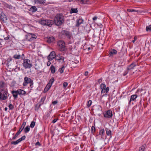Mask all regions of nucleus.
Listing matches in <instances>:
<instances>
[{"label":"nucleus","instance_id":"43","mask_svg":"<svg viewBox=\"0 0 151 151\" xmlns=\"http://www.w3.org/2000/svg\"><path fill=\"white\" fill-rule=\"evenodd\" d=\"M68 85V83L67 82H64L63 83V88H65Z\"/></svg>","mask_w":151,"mask_h":151},{"label":"nucleus","instance_id":"42","mask_svg":"<svg viewBox=\"0 0 151 151\" xmlns=\"http://www.w3.org/2000/svg\"><path fill=\"white\" fill-rule=\"evenodd\" d=\"M92 104V101L91 100H89L87 103V106L88 107H89Z\"/></svg>","mask_w":151,"mask_h":151},{"label":"nucleus","instance_id":"62","mask_svg":"<svg viewBox=\"0 0 151 151\" xmlns=\"http://www.w3.org/2000/svg\"><path fill=\"white\" fill-rule=\"evenodd\" d=\"M7 110V107H5V110L6 111Z\"/></svg>","mask_w":151,"mask_h":151},{"label":"nucleus","instance_id":"44","mask_svg":"<svg viewBox=\"0 0 151 151\" xmlns=\"http://www.w3.org/2000/svg\"><path fill=\"white\" fill-rule=\"evenodd\" d=\"M91 132L92 133H93L94 132H95V128L94 126H92L91 127Z\"/></svg>","mask_w":151,"mask_h":151},{"label":"nucleus","instance_id":"64","mask_svg":"<svg viewBox=\"0 0 151 151\" xmlns=\"http://www.w3.org/2000/svg\"><path fill=\"white\" fill-rule=\"evenodd\" d=\"M90 48L89 47V48H88V50H90Z\"/></svg>","mask_w":151,"mask_h":151},{"label":"nucleus","instance_id":"5","mask_svg":"<svg viewBox=\"0 0 151 151\" xmlns=\"http://www.w3.org/2000/svg\"><path fill=\"white\" fill-rule=\"evenodd\" d=\"M24 81L23 83V85L24 86H26L29 83L30 84V86L31 88H32V86L33 84V82L32 80L29 78L27 77H25L24 78Z\"/></svg>","mask_w":151,"mask_h":151},{"label":"nucleus","instance_id":"54","mask_svg":"<svg viewBox=\"0 0 151 151\" xmlns=\"http://www.w3.org/2000/svg\"><path fill=\"white\" fill-rule=\"evenodd\" d=\"M2 14H4L1 10H0V17H2Z\"/></svg>","mask_w":151,"mask_h":151},{"label":"nucleus","instance_id":"40","mask_svg":"<svg viewBox=\"0 0 151 151\" xmlns=\"http://www.w3.org/2000/svg\"><path fill=\"white\" fill-rule=\"evenodd\" d=\"M101 88L102 89H105L106 88V85L104 84H101L100 86Z\"/></svg>","mask_w":151,"mask_h":151},{"label":"nucleus","instance_id":"38","mask_svg":"<svg viewBox=\"0 0 151 151\" xmlns=\"http://www.w3.org/2000/svg\"><path fill=\"white\" fill-rule=\"evenodd\" d=\"M78 1L82 4H85L88 1V0H78Z\"/></svg>","mask_w":151,"mask_h":151},{"label":"nucleus","instance_id":"18","mask_svg":"<svg viewBox=\"0 0 151 151\" xmlns=\"http://www.w3.org/2000/svg\"><path fill=\"white\" fill-rule=\"evenodd\" d=\"M55 40V38L53 37H50L47 38V42L48 43H51L54 42Z\"/></svg>","mask_w":151,"mask_h":151},{"label":"nucleus","instance_id":"20","mask_svg":"<svg viewBox=\"0 0 151 151\" xmlns=\"http://www.w3.org/2000/svg\"><path fill=\"white\" fill-rule=\"evenodd\" d=\"M18 90L19 94V95H24L26 94V92L21 89H19Z\"/></svg>","mask_w":151,"mask_h":151},{"label":"nucleus","instance_id":"51","mask_svg":"<svg viewBox=\"0 0 151 151\" xmlns=\"http://www.w3.org/2000/svg\"><path fill=\"white\" fill-rule=\"evenodd\" d=\"M57 103H58V101H53L52 102V104L53 105H55V104H57Z\"/></svg>","mask_w":151,"mask_h":151},{"label":"nucleus","instance_id":"48","mask_svg":"<svg viewBox=\"0 0 151 151\" xmlns=\"http://www.w3.org/2000/svg\"><path fill=\"white\" fill-rule=\"evenodd\" d=\"M137 39V37L136 36H135L134 37V40H132V42H133V43H134L135 41Z\"/></svg>","mask_w":151,"mask_h":151},{"label":"nucleus","instance_id":"1","mask_svg":"<svg viewBox=\"0 0 151 151\" xmlns=\"http://www.w3.org/2000/svg\"><path fill=\"white\" fill-rule=\"evenodd\" d=\"M64 17L61 14H57L55 16L53 23L57 26H59L64 22Z\"/></svg>","mask_w":151,"mask_h":151},{"label":"nucleus","instance_id":"10","mask_svg":"<svg viewBox=\"0 0 151 151\" xmlns=\"http://www.w3.org/2000/svg\"><path fill=\"white\" fill-rule=\"evenodd\" d=\"M56 57V54L54 51L51 52L49 55L47 57V58L49 61H51L53 59L55 58Z\"/></svg>","mask_w":151,"mask_h":151},{"label":"nucleus","instance_id":"56","mask_svg":"<svg viewBox=\"0 0 151 151\" xmlns=\"http://www.w3.org/2000/svg\"><path fill=\"white\" fill-rule=\"evenodd\" d=\"M40 107H39V106H38V107H37V105L35 107V110H37Z\"/></svg>","mask_w":151,"mask_h":151},{"label":"nucleus","instance_id":"21","mask_svg":"<svg viewBox=\"0 0 151 151\" xmlns=\"http://www.w3.org/2000/svg\"><path fill=\"white\" fill-rule=\"evenodd\" d=\"M46 99V97L45 96H43L42 98H41L40 102V104L39 105V107H40V106L44 102V101H45V100Z\"/></svg>","mask_w":151,"mask_h":151},{"label":"nucleus","instance_id":"31","mask_svg":"<svg viewBox=\"0 0 151 151\" xmlns=\"http://www.w3.org/2000/svg\"><path fill=\"white\" fill-rule=\"evenodd\" d=\"M21 57V55H14L13 58L15 59H18Z\"/></svg>","mask_w":151,"mask_h":151},{"label":"nucleus","instance_id":"46","mask_svg":"<svg viewBox=\"0 0 151 151\" xmlns=\"http://www.w3.org/2000/svg\"><path fill=\"white\" fill-rule=\"evenodd\" d=\"M25 138H26V136L24 135V136H23L20 138H19V139L20 140V142H21L22 141L24 140L25 139Z\"/></svg>","mask_w":151,"mask_h":151},{"label":"nucleus","instance_id":"16","mask_svg":"<svg viewBox=\"0 0 151 151\" xmlns=\"http://www.w3.org/2000/svg\"><path fill=\"white\" fill-rule=\"evenodd\" d=\"M83 20L82 19H78L77 20V24L76 26L78 27L81 24L83 23Z\"/></svg>","mask_w":151,"mask_h":151},{"label":"nucleus","instance_id":"47","mask_svg":"<svg viewBox=\"0 0 151 151\" xmlns=\"http://www.w3.org/2000/svg\"><path fill=\"white\" fill-rule=\"evenodd\" d=\"M127 11L129 12H137V10H135L134 9H128Z\"/></svg>","mask_w":151,"mask_h":151},{"label":"nucleus","instance_id":"39","mask_svg":"<svg viewBox=\"0 0 151 151\" xmlns=\"http://www.w3.org/2000/svg\"><path fill=\"white\" fill-rule=\"evenodd\" d=\"M5 6L9 9H12L13 8V6L11 5H9L8 4H5Z\"/></svg>","mask_w":151,"mask_h":151},{"label":"nucleus","instance_id":"30","mask_svg":"<svg viewBox=\"0 0 151 151\" xmlns=\"http://www.w3.org/2000/svg\"><path fill=\"white\" fill-rule=\"evenodd\" d=\"M145 145H143L141 147L139 148V151H144L145 147Z\"/></svg>","mask_w":151,"mask_h":151},{"label":"nucleus","instance_id":"7","mask_svg":"<svg viewBox=\"0 0 151 151\" xmlns=\"http://www.w3.org/2000/svg\"><path fill=\"white\" fill-rule=\"evenodd\" d=\"M93 110L97 114L100 116L102 113V108L100 105H96L93 107Z\"/></svg>","mask_w":151,"mask_h":151},{"label":"nucleus","instance_id":"24","mask_svg":"<svg viewBox=\"0 0 151 151\" xmlns=\"http://www.w3.org/2000/svg\"><path fill=\"white\" fill-rule=\"evenodd\" d=\"M117 52L116 50L113 49L110 52L109 55L110 56H111L113 55H115L116 54Z\"/></svg>","mask_w":151,"mask_h":151},{"label":"nucleus","instance_id":"57","mask_svg":"<svg viewBox=\"0 0 151 151\" xmlns=\"http://www.w3.org/2000/svg\"><path fill=\"white\" fill-rule=\"evenodd\" d=\"M97 17H94L93 18V20H96L97 19Z\"/></svg>","mask_w":151,"mask_h":151},{"label":"nucleus","instance_id":"14","mask_svg":"<svg viewBox=\"0 0 151 151\" xmlns=\"http://www.w3.org/2000/svg\"><path fill=\"white\" fill-rule=\"evenodd\" d=\"M137 65V64L135 63H133L131 64L128 67L127 69L128 70H129L132 69H134V68Z\"/></svg>","mask_w":151,"mask_h":151},{"label":"nucleus","instance_id":"23","mask_svg":"<svg viewBox=\"0 0 151 151\" xmlns=\"http://www.w3.org/2000/svg\"><path fill=\"white\" fill-rule=\"evenodd\" d=\"M106 134L108 136H111V132L109 129L106 128L105 129Z\"/></svg>","mask_w":151,"mask_h":151},{"label":"nucleus","instance_id":"9","mask_svg":"<svg viewBox=\"0 0 151 151\" xmlns=\"http://www.w3.org/2000/svg\"><path fill=\"white\" fill-rule=\"evenodd\" d=\"M62 34L63 35L66 36L69 39H71L72 38V34L69 31L63 30L62 31Z\"/></svg>","mask_w":151,"mask_h":151},{"label":"nucleus","instance_id":"53","mask_svg":"<svg viewBox=\"0 0 151 151\" xmlns=\"http://www.w3.org/2000/svg\"><path fill=\"white\" fill-rule=\"evenodd\" d=\"M57 120H58V119H54L52 120V122L53 123H55L56 122V121H57Z\"/></svg>","mask_w":151,"mask_h":151},{"label":"nucleus","instance_id":"49","mask_svg":"<svg viewBox=\"0 0 151 151\" xmlns=\"http://www.w3.org/2000/svg\"><path fill=\"white\" fill-rule=\"evenodd\" d=\"M51 64V63L50 62V61H49H49H48L47 62V65L48 66H49Z\"/></svg>","mask_w":151,"mask_h":151},{"label":"nucleus","instance_id":"41","mask_svg":"<svg viewBox=\"0 0 151 151\" xmlns=\"http://www.w3.org/2000/svg\"><path fill=\"white\" fill-rule=\"evenodd\" d=\"M35 125V123L34 122L32 121L31 122L30 125V127L31 128H33Z\"/></svg>","mask_w":151,"mask_h":151},{"label":"nucleus","instance_id":"37","mask_svg":"<svg viewBox=\"0 0 151 151\" xmlns=\"http://www.w3.org/2000/svg\"><path fill=\"white\" fill-rule=\"evenodd\" d=\"M65 68V66H63L61 68H60L59 70V71L61 73H63L64 70Z\"/></svg>","mask_w":151,"mask_h":151},{"label":"nucleus","instance_id":"3","mask_svg":"<svg viewBox=\"0 0 151 151\" xmlns=\"http://www.w3.org/2000/svg\"><path fill=\"white\" fill-rule=\"evenodd\" d=\"M9 96V94L6 88H1L0 89V99L5 100Z\"/></svg>","mask_w":151,"mask_h":151},{"label":"nucleus","instance_id":"60","mask_svg":"<svg viewBox=\"0 0 151 151\" xmlns=\"http://www.w3.org/2000/svg\"><path fill=\"white\" fill-rule=\"evenodd\" d=\"M102 80V79L101 78L100 79L98 80V82L99 83H100Z\"/></svg>","mask_w":151,"mask_h":151},{"label":"nucleus","instance_id":"13","mask_svg":"<svg viewBox=\"0 0 151 151\" xmlns=\"http://www.w3.org/2000/svg\"><path fill=\"white\" fill-rule=\"evenodd\" d=\"M18 90L17 91H12V93L14 97V99L15 100L17 98L18 95L19 94Z\"/></svg>","mask_w":151,"mask_h":151},{"label":"nucleus","instance_id":"61","mask_svg":"<svg viewBox=\"0 0 151 151\" xmlns=\"http://www.w3.org/2000/svg\"><path fill=\"white\" fill-rule=\"evenodd\" d=\"M128 72L127 71L126 72H125V73H124L123 75L124 76H125L127 73H128Z\"/></svg>","mask_w":151,"mask_h":151},{"label":"nucleus","instance_id":"4","mask_svg":"<svg viewBox=\"0 0 151 151\" xmlns=\"http://www.w3.org/2000/svg\"><path fill=\"white\" fill-rule=\"evenodd\" d=\"M22 65L24 68L26 69L27 68L30 69L33 66L32 64L31 63L30 60L25 59L23 60Z\"/></svg>","mask_w":151,"mask_h":151},{"label":"nucleus","instance_id":"63","mask_svg":"<svg viewBox=\"0 0 151 151\" xmlns=\"http://www.w3.org/2000/svg\"><path fill=\"white\" fill-rule=\"evenodd\" d=\"M8 38H7V37L6 38H4V39H5V40H6H6H7V39H8Z\"/></svg>","mask_w":151,"mask_h":151},{"label":"nucleus","instance_id":"8","mask_svg":"<svg viewBox=\"0 0 151 151\" xmlns=\"http://www.w3.org/2000/svg\"><path fill=\"white\" fill-rule=\"evenodd\" d=\"M26 36L27 37L26 39L29 41H32L36 39L37 37L35 35L31 33H28Z\"/></svg>","mask_w":151,"mask_h":151},{"label":"nucleus","instance_id":"59","mask_svg":"<svg viewBox=\"0 0 151 151\" xmlns=\"http://www.w3.org/2000/svg\"><path fill=\"white\" fill-rule=\"evenodd\" d=\"M21 57L22 58V59H23V58H24V54H22V55H21Z\"/></svg>","mask_w":151,"mask_h":151},{"label":"nucleus","instance_id":"29","mask_svg":"<svg viewBox=\"0 0 151 151\" xmlns=\"http://www.w3.org/2000/svg\"><path fill=\"white\" fill-rule=\"evenodd\" d=\"M4 85L5 83L4 82L2 81L0 82V89H1V88H4Z\"/></svg>","mask_w":151,"mask_h":151},{"label":"nucleus","instance_id":"2","mask_svg":"<svg viewBox=\"0 0 151 151\" xmlns=\"http://www.w3.org/2000/svg\"><path fill=\"white\" fill-rule=\"evenodd\" d=\"M38 22L42 25L47 26L50 27H51L54 23L52 20L44 19L39 20Z\"/></svg>","mask_w":151,"mask_h":151},{"label":"nucleus","instance_id":"52","mask_svg":"<svg viewBox=\"0 0 151 151\" xmlns=\"http://www.w3.org/2000/svg\"><path fill=\"white\" fill-rule=\"evenodd\" d=\"M105 90L106 93H107L109 90V88L108 87H107L106 88H105Z\"/></svg>","mask_w":151,"mask_h":151},{"label":"nucleus","instance_id":"15","mask_svg":"<svg viewBox=\"0 0 151 151\" xmlns=\"http://www.w3.org/2000/svg\"><path fill=\"white\" fill-rule=\"evenodd\" d=\"M137 94H134L132 95L129 101V104L132 101H135L136 98L137 97Z\"/></svg>","mask_w":151,"mask_h":151},{"label":"nucleus","instance_id":"58","mask_svg":"<svg viewBox=\"0 0 151 151\" xmlns=\"http://www.w3.org/2000/svg\"><path fill=\"white\" fill-rule=\"evenodd\" d=\"M88 74V71H86L84 75L85 76H87Z\"/></svg>","mask_w":151,"mask_h":151},{"label":"nucleus","instance_id":"36","mask_svg":"<svg viewBox=\"0 0 151 151\" xmlns=\"http://www.w3.org/2000/svg\"><path fill=\"white\" fill-rule=\"evenodd\" d=\"M104 132L105 131L104 129H102L99 131V134L102 136L104 135Z\"/></svg>","mask_w":151,"mask_h":151},{"label":"nucleus","instance_id":"6","mask_svg":"<svg viewBox=\"0 0 151 151\" xmlns=\"http://www.w3.org/2000/svg\"><path fill=\"white\" fill-rule=\"evenodd\" d=\"M58 45L59 47V49L60 51H65L66 50L65 44L64 41L62 40L58 41Z\"/></svg>","mask_w":151,"mask_h":151},{"label":"nucleus","instance_id":"50","mask_svg":"<svg viewBox=\"0 0 151 151\" xmlns=\"http://www.w3.org/2000/svg\"><path fill=\"white\" fill-rule=\"evenodd\" d=\"M36 146H40V144L39 142H37L35 144Z\"/></svg>","mask_w":151,"mask_h":151},{"label":"nucleus","instance_id":"35","mask_svg":"<svg viewBox=\"0 0 151 151\" xmlns=\"http://www.w3.org/2000/svg\"><path fill=\"white\" fill-rule=\"evenodd\" d=\"M54 81H55V80H54V78H53V77L52 78H51V79L50 80V81H49V82L48 84H51V86H52V83Z\"/></svg>","mask_w":151,"mask_h":151},{"label":"nucleus","instance_id":"27","mask_svg":"<svg viewBox=\"0 0 151 151\" xmlns=\"http://www.w3.org/2000/svg\"><path fill=\"white\" fill-rule=\"evenodd\" d=\"M26 124V123L25 122H23V124H22L21 126V127L19 129V130L20 131H21V132L22 131L23 129L24 128V127Z\"/></svg>","mask_w":151,"mask_h":151},{"label":"nucleus","instance_id":"45","mask_svg":"<svg viewBox=\"0 0 151 151\" xmlns=\"http://www.w3.org/2000/svg\"><path fill=\"white\" fill-rule=\"evenodd\" d=\"M8 106H9V108L10 109H12L14 108L13 106L11 104H9Z\"/></svg>","mask_w":151,"mask_h":151},{"label":"nucleus","instance_id":"55","mask_svg":"<svg viewBox=\"0 0 151 151\" xmlns=\"http://www.w3.org/2000/svg\"><path fill=\"white\" fill-rule=\"evenodd\" d=\"M106 92L105 89H102L101 91V93H104Z\"/></svg>","mask_w":151,"mask_h":151},{"label":"nucleus","instance_id":"32","mask_svg":"<svg viewBox=\"0 0 151 151\" xmlns=\"http://www.w3.org/2000/svg\"><path fill=\"white\" fill-rule=\"evenodd\" d=\"M30 127L29 126H27L24 129V131L25 133H27L29 131Z\"/></svg>","mask_w":151,"mask_h":151},{"label":"nucleus","instance_id":"17","mask_svg":"<svg viewBox=\"0 0 151 151\" xmlns=\"http://www.w3.org/2000/svg\"><path fill=\"white\" fill-rule=\"evenodd\" d=\"M2 17H0V19L3 21L4 22H6L7 20V18L6 16L4 14H2Z\"/></svg>","mask_w":151,"mask_h":151},{"label":"nucleus","instance_id":"26","mask_svg":"<svg viewBox=\"0 0 151 151\" xmlns=\"http://www.w3.org/2000/svg\"><path fill=\"white\" fill-rule=\"evenodd\" d=\"M51 86V84H48L46 86V87L45 88V89H44V92H45V90H46V91H48Z\"/></svg>","mask_w":151,"mask_h":151},{"label":"nucleus","instance_id":"12","mask_svg":"<svg viewBox=\"0 0 151 151\" xmlns=\"http://www.w3.org/2000/svg\"><path fill=\"white\" fill-rule=\"evenodd\" d=\"M55 59L57 61H60V60H62L63 62H64V58L62 56H61L60 54H58V55H56L55 57Z\"/></svg>","mask_w":151,"mask_h":151},{"label":"nucleus","instance_id":"11","mask_svg":"<svg viewBox=\"0 0 151 151\" xmlns=\"http://www.w3.org/2000/svg\"><path fill=\"white\" fill-rule=\"evenodd\" d=\"M112 113L110 110H108L107 112L104 114V116L105 117L110 118L112 116Z\"/></svg>","mask_w":151,"mask_h":151},{"label":"nucleus","instance_id":"34","mask_svg":"<svg viewBox=\"0 0 151 151\" xmlns=\"http://www.w3.org/2000/svg\"><path fill=\"white\" fill-rule=\"evenodd\" d=\"M20 142H21L19 139L15 141L12 142H11V144L16 145L18 144V143H19Z\"/></svg>","mask_w":151,"mask_h":151},{"label":"nucleus","instance_id":"25","mask_svg":"<svg viewBox=\"0 0 151 151\" xmlns=\"http://www.w3.org/2000/svg\"><path fill=\"white\" fill-rule=\"evenodd\" d=\"M50 70H51V72L52 73H54L55 72V68L53 65H52L51 66L50 68Z\"/></svg>","mask_w":151,"mask_h":151},{"label":"nucleus","instance_id":"22","mask_svg":"<svg viewBox=\"0 0 151 151\" xmlns=\"http://www.w3.org/2000/svg\"><path fill=\"white\" fill-rule=\"evenodd\" d=\"M78 11L77 10V8H72L70 10V13H76L78 12Z\"/></svg>","mask_w":151,"mask_h":151},{"label":"nucleus","instance_id":"19","mask_svg":"<svg viewBox=\"0 0 151 151\" xmlns=\"http://www.w3.org/2000/svg\"><path fill=\"white\" fill-rule=\"evenodd\" d=\"M37 10V8L35 6H32L29 9V11L32 12H34L36 11Z\"/></svg>","mask_w":151,"mask_h":151},{"label":"nucleus","instance_id":"33","mask_svg":"<svg viewBox=\"0 0 151 151\" xmlns=\"http://www.w3.org/2000/svg\"><path fill=\"white\" fill-rule=\"evenodd\" d=\"M146 30L147 32H150L151 31V25L147 26L146 27Z\"/></svg>","mask_w":151,"mask_h":151},{"label":"nucleus","instance_id":"28","mask_svg":"<svg viewBox=\"0 0 151 151\" xmlns=\"http://www.w3.org/2000/svg\"><path fill=\"white\" fill-rule=\"evenodd\" d=\"M21 132V131L19 130L18 132L15 134V136L13 137L12 139H15L17 137H18V136L19 134Z\"/></svg>","mask_w":151,"mask_h":151}]
</instances>
